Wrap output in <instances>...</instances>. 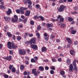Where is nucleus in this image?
Masks as SVG:
<instances>
[{"label":"nucleus","instance_id":"24","mask_svg":"<svg viewBox=\"0 0 78 78\" xmlns=\"http://www.w3.org/2000/svg\"><path fill=\"white\" fill-rule=\"evenodd\" d=\"M47 26L48 27H53V24H47Z\"/></svg>","mask_w":78,"mask_h":78},{"label":"nucleus","instance_id":"44","mask_svg":"<svg viewBox=\"0 0 78 78\" xmlns=\"http://www.w3.org/2000/svg\"><path fill=\"white\" fill-rule=\"evenodd\" d=\"M16 12L17 14H19L20 13V10L19 9H17L16 10Z\"/></svg>","mask_w":78,"mask_h":78},{"label":"nucleus","instance_id":"25","mask_svg":"<svg viewBox=\"0 0 78 78\" xmlns=\"http://www.w3.org/2000/svg\"><path fill=\"white\" fill-rule=\"evenodd\" d=\"M39 69L40 70H41L42 71H44V68L42 66H40L39 67Z\"/></svg>","mask_w":78,"mask_h":78},{"label":"nucleus","instance_id":"51","mask_svg":"<svg viewBox=\"0 0 78 78\" xmlns=\"http://www.w3.org/2000/svg\"><path fill=\"white\" fill-rule=\"evenodd\" d=\"M9 53L10 55H12L13 54V51H9Z\"/></svg>","mask_w":78,"mask_h":78},{"label":"nucleus","instance_id":"48","mask_svg":"<svg viewBox=\"0 0 78 78\" xmlns=\"http://www.w3.org/2000/svg\"><path fill=\"white\" fill-rule=\"evenodd\" d=\"M39 17L37 16V15H36L34 17V19H38Z\"/></svg>","mask_w":78,"mask_h":78},{"label":"nucleus","instance_id":"3","mask_svg":"<svg viewBox=\"0 0 78 78\" xmlns=\"http://www.w3.org/2000/svg\"><path fill=\"white\" fill-rule=\"evenodd\" d=\"M36 38L32 37V38L30 40V43L34 44H36Z\"/></svg>","mask_w":78,"mask_h":78},{"label":"nucleus","instance_id":"5","mask_svg":"<svg viewBox=\"0 0 78 78\" xmlns=\"http://www.w3.org/2000/svg\"><path fill=\"white\" fill-rule=\"evenodd\" d=\"M30 47L32 48H33L35 50H37V46L36 45L31 44L30 45Z\"/></svg>","mask_w":78,"mask_h":78},{"label":"nucleus","instance_id":"34","mask_svg":"<svg viewBox=\"0 0 78 78\" xmlns=\"http://www.w3.org/2000/svg\"><path fill=\"white\" fill-rule=\"evenodd\" d=\"M62 18V16H61L60 15H59L57 17V19H58V20L57 21H58L59 20V19H61Z\"/></svg>","mask_w":78,"mask_h":78},{"label":"nucleus","instance_id":"13","mask_svg":"<svg viewBox=\"0 0 78 78\" xmlns=\"http://www.w3.org/2000/svg\"><path fill=\"white\" fill-rule=\"evenodd\" d=\"M47 51V48L45 47H43L41 48V51L44 52Z\"/></svg>","mask_w":78,"mask_h":78},{"label":"nucleus","instance_id":"63","mask_svg":"<svg viewBox=\"0 0 78 78\" xmlns=\"http://www.w3.org/2000/svg\"><path fill=\"white\" fill-rule=\"evenodd\" d=\"M27 51L28 53H30V49H28L27 50Z\"/></svg>","mask_w":78,"mask_h":78},{"label":"nucleus","instance_id":"60","mask_svg":"<svg viewBox=\"0 0 78 78\" xmlns=\"http://www.w3.org/2000/svg\"><path fill=\"white\" fill-rule=\"evenodd\" d=\"M27 75V71H24V75Z\"/></svg>","mask_w":78,"mask_h":78},{"label":"nucleus","instance_id":"8","mask_svg":"<svg viewBox=\"0 0 78 78\" xmlns=\"http://www.w3.org/2000/svg\"><path fill=\"white\" fill-rule=\"evenodd\" d=\"M69 72H73V71L72 70H73V65H72V64H71L69 66Z\"/></svg>","mask_w":78,"mask_h":78},{"label":"nucleus","instance_id":"38","mask_svg":"<svg viewBox=\"0 0 78 78\" xmlns=\"http://www.w3.org/2000/svg\"><path fill=\"white\" fill-rule=\"evenodd\" d=\"M58 19H55V20L53 18L51 19V20L52 22H55V21H58Z\"/></svg>","mask_w":78,"mask_h":78},{"label":"nucleus","instance_id":"45","mask_svg":"<svg viewBox=\"0 0 78 78\" xmlns=\"http://www.w3.org/2000/svg\"><path fill=\"white\" fill-rule=\"evenodd\" d=\"M41 27L40 25H38L37 27V29L38 30H41Z\"/></svg>","mask_w":78,"mask_h":78},{"label":"nucleus","instance_id":"14","mask_svg":"<svg viewBox=\"0 0 78 78\" xmlns=\"http://www.w3.org/2000/svg\"><path fill=\"white\" fill-rule=\"evenodd\" d=\"M11 58H12V56H9L8 57H5V59H7L8 61H10V60H11Z\"/></svg>","mask_w":78,"mask_h":78},{"label":"nucleus","instance_id":"19","mask_svg":"<svg viewBox=\"0 0 78 78\" xmlns=\"http://www.w3.org/2000/svg\"><path fill=\"white\" fill-rule=\"evenodd\" d=\"M16 39L18 41H20L22 39V37H21V36H18L16 37Z\"/></svg>","mask_w":78,"mask_h":78},{"label":"nucleus","instance_id":"32","mask_svg":"<svg viewBox=\"0 0 78 78\" xmlns=\"http://www.w3.org/2000/svg\"><path fill=\"white\" fill-rule=\"evenodd\" d=\"M0 9H5V6L3 5H0Z\"/></svg>","mask_w":78,"mask_h":78},{"label":"nucleus","instance_id":"16","mask_svg":"<svg viewBox=\"0 0 78 78\" xmlns=\"http://www.w3.org/2000/svg\"><path fill=\"white\" fill-rule=\"evenodd\" d=\"M66 39L68 43H69V44H72V40H70V38L68 37Z\"/></svg>","mask_w":78,"mask_h":78},{"label":"nucleus","instance_id":"56","mask_svg":"<svg viewBox=\"0 0 78 78\" xmlns=\"http://www.w3.org/2000/svg\"><path fill=\"white\" fill-rule=\"evenodd\" d=\"M3 48V44H0V49H2Z\"/></svg>","mask_w":78,"mask_h":78},{"label":"nucleus","instance_id":"18","mask_svg":"<svg viewBox=\"0 0 78 78\" xmlns=\"http://www.w3.org/2000/svg\"><path fill=\"white\" fill-rule=\"evenodd\" d=\"M67 64L69 66L70 64V62H71V59H67Z\"/></svg>","mask_w":78,"mask_h":78},{"label":"nucleus","instance_id":"31","mask_svg":"<svg viewBox=\"0 0 78 78\" xmlns=\"http://www.w3.org/2000/svg\"><path fill=\"white\" fill-rule=\"evenodd\" d=\"M60 74L61 75H64L65 74V72L64 71H62L61 72Z\"/></svg>","mask_w":78,"mask_h":78},{"label":"nucleus","instance_id":"61","mask_svg":"<svg viewBox=\"0 0 78 78\" xmlns=\"http://www.w3.org/2000/svg\"><path fill=\"white\" fill-rule=\"evenodd\" d=\"M74 44V45H77V44H78V42H77V41H75Z\"/></svg>","mask_w":78,"mask_h":78},{"label":"nucleus","instance_id":"64","mask_svg":"<svg viewBox=\"0 0 78 78\" xmlns=\"http://www.w3.org/2000/svg\"><path fill=\"white\" fill-rule=\"evenodd\" d=\"M27 18L25 19L24 20V23H26L27 22Z\"/></svg>","mask_w":78,"mask_h":78},{"label":"nucleus","instance_id":"36","mask_svg":"<svg viewBox=\"0 0 78 78\" xmlns=\"http://www.w3.org/2000/svg\"><path fill=\"white\" fill-rule=\"evenodd\" d=\"M60 22H64V18H60Z\"/></svg>","mask_w":78,"mask_h":78},{"label":"nucleus","instance_id":"15","mask_svg":"<svg viewBox=\"0 0 78 78\" xmlns=\"http://www.w3.org/2000/svg\"><path fill=\"white\" fill-rule=\"evenodd\" d=\"M17 46L15 45L14 44H12V49H16V48H17Z\"/></svg>","mask_w":78,"mask_h":78},{"label":"nucleus","instance_id":"6","mask_svg":"<svg viewBox=\"0 0 78 78\" xmlns=\"http://www.w3.org/2000/svg\"><path fill=\"white\" fill-rule=\"evenodd\" d=\"M12 43L10 41H9L8 42L7 47L9 49H11L12 48Z\"/></svg>","mask_w":78,"mask_h":78},{"label":"nucleus","instance_id":"10","mask_svg":"<svg viewBox=\"0 0 78 78\" xmlns=\"http://www.w3.org/2000/svg\"><path fill=\"white\" fill-rule=\"evenodd\" d=\"M6 14L7 15L9 16L11 14V10L10 9H8V11L6 12Z\"/></svg>","mask_w":78,"mask_h":78},{"label":"nucleus","instance_id":"58","mask_svg":"<svg viewBox=\"0 0 78 78\" xmlns=\"http://www.w3.org/2000/svg\"><path fill=\"white\" fill-rule=\"evenodd\" d=\"M29 37H32V36H33V34H29Z\"/></svg>","mask_w":78,"mask_h":78},{"label":"nucleus","instance_id":"52","mask_svg":"<svg viewBox=\"0 0 78 78\" xmlns=\"http://www.w3.org/2000/svg\"><path fill=\"white\" fill-rule=\"evenodd\" d=\"M51 69L52 70H55V67L54 66H51Z\"/></svg>","mask_w":78,"mask_h":78},{"label":"nucleus","instance_id":"46","mask_svg":"<svg viewBox=\"0 0 78 78\" xmlns=\"http://www.w3.org/2000/svg\"><path fill=\"white\" fill-rule=\"evenodd\" d=\"M44 37H49V35H47V34L46 33L44 34Z\"/></svg>","mask_w":78,"mask_h":78},{"label":"nucleus","instance_id":"4","mask_svg":"<svg viewBox=\"0 0 78 78\" xmlns=\"http://www.w3.org/2000/svg\"><path fill=\"white\" fill-rule=\"evenodd\" d=\"M32 73L34 75H35V76H37L39 75L38 73H37V72L36 71V69L32 70Z\"/></svg>","mask_w":78,"mask_h":78},{"label":"nucleus","instance_id":"59","mask_svg":"<svg viewBox=\"0 0 78 78\" xmlns=\"http://www.w3.org/2000/svg\"><path fill=\"white\" fill-rule=\"evenodd\" d=\"M61 59L62 58H59L58 59V61H59V62H61Z\"/></svg>","mask_w":78,"mask_h":78},{"label":"nucleus","instance_id":"50","mask_svg":"<svg viewBox=\"0 0 78 78\" xmlns=\"http://www.w3.org/2000/svg\"><path fill=\"white\" fill-rule=\"evenodd\" d=\"M52 61V62H56V60H55V58H52L51 59Z\"/></svg>","mask_w":78,"mask_h":78},{"label":"nucleus","instance_id":"7","mask_svg":"<svg viewBox=\"0 0 78 78\" xmlns=\"http://www.w3.org/2000/svg\"><path fill=\"white\" fill-rule=\"evenodd\" d=\"M73 65L74 67V70H75V71H78V69H77V67H76V63L74 62H73Z\"/></svg>","mask_w":78,"mask_h":78},{"label":"nucleus","instance_id":"23","mask_svg":"<svg viewBox=\"0 0 78 78\" xmlns=\"http://www.w3.org/2000/svg\"><path fill=\"white\" fill-rule=\"evenodd\" d=\"M7 34L8 36H9L10 37H12V34L10 33V32H7Z\"/></svg>","mask_w":78,"mask_h":78},{"label":"nucleus","instance_id":"62","mask_svg":"<svg viewBox=\"0 0 78 78\" xmlns=\"http://www.w3.org/2000/svg\"><path fill=\"white\" fill-rule=\"evenodd\" d=\"M49 69V68H48V66L45 67V69L46 70H48V69Z\"/></svg>","mask_w":78,"mask_h":78},{"label":"nucleus","instance_id":"54","mask_svg":"<svg viewBox=\"0 0 78 78\" xmlns=\"http://www.w3.org/2000/svg\"><path fill=\"white\" fill-rule=\"evenodd\" d=\"M51 74H53L54 73V71L53 70H51L50 72Z\"/></svg>","mask_w":78,"mask_h":78},{"label":"nucleus","instance_id":"1","mask_svg":"<svg viewBox=\"0 0 78 78\" xmlns=\"http://www.w3.org/2000/svg\"><path fill=\"white\" fill-rule=\"evenodd\" d=\"M66 9V7L64 6L63 5H61L59 8H57V10L60 12H63V10H64V9Z\"/></svg>","mask_w":78,"mask_h":78},{"label":"nucleus","instance_id":"43","mask_svg":"<svg viewBox=\"0 0 78 78\" xmlns=\"http://www.w3.org/2000/svg\"><path fill=\"white\" fill-rule=\"evenodd\" d=\"M31 4H30L28 5V8L30 9H31L32 8V6H31Z\"/></svg>","mask_w":78,"mask_h":78},{"label":"nucleus","instance_id":"40","mask_svg":"<svg viewBox=\"0 0 78 78\" xmlns=\"http://www.w3.org/2000/svg\"><path fill=\"white\" fill-rule=\"evenodd\" d=\"M12 67H13V65H10V66H9V69L10 70H11Z\"/></svg>","mask_w":78,"mask_h":78},{"label":"nucleus","instance_id":"37","mask_svg":"<svg viewBox=\"0 0 78 78\" xmlns=\"http://www.w3.org/2000/svg\"><path fill=\"white\" fill-rule=\"evenodd\" d=\"M4 77L5 78H9V76H8L7 75L5 74L4 75Z\"/></svg>","mask_w":78,"mask_h":78},{"label":"nucleus","instance_id":"28","mask_svg":"<svg viewBox=\"0 0 78 78\" xmlns=\"http://www.w3.org/2000/svg\"><path fill=\"white\" fill-rule=\"evenodd\" d=\"M24 68H25V67L23 65H22L20 66V69L21 70H23Z\"/></svg>","mask_w":78,"mask_h":78},{"label":"nucleus","instance_id":"35","mask_svg":"<svg viewBox=\"0 0 78 78\" xmlns=\"http://www.w3.org/2000/svg\"><path fill=\"white\" fill-rule=\"evenodd\" d=\"M35 7L37 9H38L40 8V5L39 4L36 5H35Z\"/></svg>","mask_w":78,"mask_h":78},{"label":"nucleus","instance_id":"39","mask_svg":"<svg viewBox=\"0 0 78 78\" xmlns=\"http://www.w3.org/2000/svg\"><path fill=\"white\" fill-rule=\"evenodd\" d=\"M39 17L40 18V19H41V20H42V21H44V17H43L41 16H39Z\"/></svg>","mask_w":78,"mask_h":78},{"label":"nucleus","instance_id":"42","mask_svg":"<svg viewBox=\"0 0 78 78\" xmlns=\"http://www.w3.org/2000/svg\"><path fill=\"white\" fill-rule=\"evenodd\" d=\"M14 18L17 20L18 19V17L16 15H14Z\"/></svg>","mask_w":78,"mask_h":78},{"label":"nucleus","instance_id":"11","mask_svg":"<svg viewBox=\"0 0 78 78\" xmlns=\"http://www.w3.org/2000/svg\"><path fill=\"white\" fill-rule=\"evenodd\" d=\"M30 14V11L29 10L26 11V13H25V15L26 16H29Z\"/></svg>","mask_w":78,"mask_h":78},{"label":"nucleus","instance_id":"27","mask_svg":"<svg viewBox=\"0 0 78 78\" xmlns=\"http://www.w3.org/2000/svg\"><path fill=\"white\" fill-rule=\"evenodd\" d=\"M76 33V31L75 30H73L71 31V34H75Z\"/></svg>","mask_w":78,"mask_h":78},{"label":"nucleus","instance_id":"33","mask_svg":"<svg viewBox=\"0 0 78 78\" xmlns=\"http://www.w3.org/2000/svg\"><path fill=\"white\" fill-rule=\"evenodd\" d=\"M30 23L32 25H33L34 24V21L32 20L30 21Z\"/></svg>","mask_w":78,"mask_h":78},{"label":"nucleus","instance_id":"55","mask_svg":"<svg viewBox=\"0 0 78 78\" xmlns=\"http://www.w3.org/2000/svg\"><path fill=\"white\" fill-rule=\"evenodd\" d=\"M51 39L55 38V36L53 35H51Z\"/></svg>","mask_w":78,"mask_h":78},{"label":"nucleus","instance_id":"53","mask_svg":"<svg viewBox=\"0 0 78 78\" xmlns=\"http://www.w3.org/2000/svg\"><path fill=\"white\" fill-rule=\"evenodd\" d=\"M20 12L21 14H24V12L22 10H20Z\"/></svg>","mask_w":78,"mask_h":78},{"label":"nucleus","instance_id":"57","mask_svg":"<svg viewBox=\"0 0 78 78\" xmlns=\"http://www.w3.org/2000/svg\"><path fill=\"white\" fill-rule=\"evenodd\" d=\"M29 35V33H25V36H28Z\"/></svg>","mask_w":78,"mask_h":78},{"label":"nucleus","instance_id":"22","mask_svg":"<svg viewBox=\"0 0 78 78\" xmlns=\"http://www.w3.org/2000/svg\"><path fill=\"white\" fill-rule=\"evenodd\" d=\"M27 8H25L24 7H21L20 8V11H24V10H27Z\"/></svg>","mask_w":78,"mask_h":78},{"label":"nucleus","instance_id":"21","mask_svg":"<svg viewBox=\"0 0 78 78\" xmlns=\"http://www.w3.org/2000/svg\"><path fill=\"white\" fill-rule=\"evenodd\" d=\"M70 52L71 55H75V52L73 50H71Z\"/></svg>","mask_w":78,"mask_h":78},{"label":"nucleus","instance_id":"47","mask_svg":"<svg viewBox=\"0 0 78 78\" xmlns=\"http://www.w3.org/2000/svg\"><path fill=\"white\" fill-rule=\"evenodd\" d=\"M49 39V37H47L44 38L45 40L47 41H48Z\"/></svg>","mask_w":78,"mask_h":78},{"label":"nucleus","instance_id":"41","mask_svg":"<svg viewBox=\"0 0 78 78\" xmlns=\"http://www.w3.org/2000/svg\"><path fill=\"white\" fill-rule=\"evenodd\" d=\"M74 8L75 10H76V11H78V7L77 6H76L74 7Z\"/></svg>","mask_w":78,"mask_h":78},{"label":"nucleus","instance_id":"29","mask_svg":"<svg viewBox=\"0 0 78 78\" xmlns=\"http://www.w3.org/2000/svg\"><path fill=\"white\" fill-rule=\"evenodd\" d=\"M16 71V68H14V67L12 68V72H13L14 73H15Z\"/></svg>","mask_w":78,"mask_h":78},{"label":"nucleus","instance_id":"12","mask_svg":"<svg viewBox=\"0 0 78 78\" xmlns=\"http://www.w3.org/2000/svg\"><path fill=\"white\" fill-rule=\"evenodd\" d=\"M58 25L59 26H60V27H61L62 28L66 27V24L64 23H62V24H58Z\"/></svg>","mask_w":78,"mask_h":78},{"label":"nucleus","instance_id":"17","mask_svg":"<svg viewBox=\"0 0 78 78\" xmlns=\"http://www.w3.org/2000/svg\"><path fill=\"white\" fill-rule=\"evenodd\" d=\"M4 19L6 20V21L7 20V21H9V20H11V18L8 17H4Z\"/></svg>","mask_w":78,"mask_h":78},{"label":"nucleus","instance_id":"20","mask_svg":"<svg viewBox=\"0 0 78 78\" xmlns=\"http://www.w3.org/2000/svg\"><path fill=\"white\" fill-rule=\"evenodd\" d=\"M12 20L13 22H17V20L16 19V18H12Z\"/></svg>","mask_w":78,"mask_h":78},{"label":"nucleus","instance_id":"26","mask_svg":"<svg viewBox=\"0 0 78 78\" xmlns=\"http://www.w3.org/2000/svg\"><path fill=\"white\" fill-rule=\"evenodd\" d=\"M36 36H37L38 39H39L40 38V34L39 33H36Z\"/></svg>","mask_w":78,"mask_h":78},{"label":"nucleus","instance_id":"30","mask_svg":"<svg viewBox=\"0 0 78 78\" xmlns=\"http://www.w3.org/2000/svg\"><path fill=\"white\" fill-rule=\"evenodd\" d=\"M68 19V20H69L70 22H72V21L73 20V18L70 17H69Z\"/></svg>","mask_w":78,"mask_h":78},{"label":"nucleus","instance_id":"2","mask_svg":"<svg viewBox=\"0 0 78 78\" xmlns=\"http://www.w3.org/2000/svg\"><path fill=\"white\" fill-rule=\"evenodd\" d=\"M19 52L20 55H23L26 54V51L25 50H22L21 49H19Z\"/></svg>","mask_w":78,"mask_h":78},{"label":"nucleus","instance_id":"49","mask_svg":"<svg viewBox=\"0 0 78 78\" xmlns=\"http://www.w3.org/2000/svg\"><path fill=\"white\" fill-rule=\"evenodd\" d=\"M31 62H35V60H34V58H32L31 59Z\"/></svg>","mask_w":78,"mask_h":78},{"label":"nucleus","instance_id":"9","mask_svg":"<svg viewBox=\"0 0 78 78\" xmlns=\"http://www.w3.org/2000/svg\"><path fill=\"white\" fill-rule=\"evenodd\" d=\"M25 3H28L29 5H32V3L31 2V1L30 0H26L25 1Z\"/></svg>","mask_w":78,"mask_h":78}]
</instances>
